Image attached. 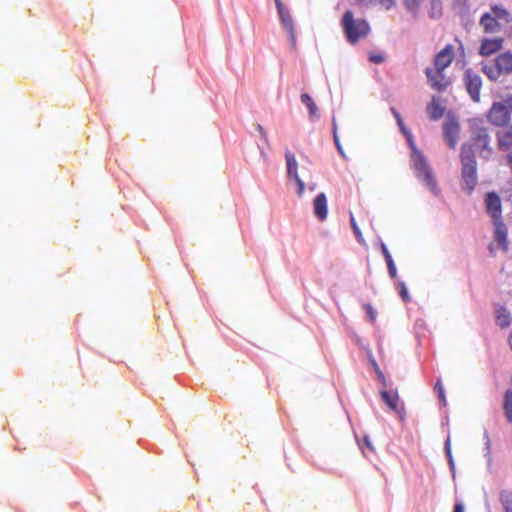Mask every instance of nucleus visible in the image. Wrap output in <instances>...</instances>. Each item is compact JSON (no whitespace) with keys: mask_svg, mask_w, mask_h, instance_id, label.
Here are the masks:
<instances>
[{"mask_svg":"<svg viewBox=\"0 0 512 512\" xmlns=\"http://www.w3.org/2000/svg\"><path fill=\"white\" fill-rule=\"evenodd\" d=\"M483 73L491 81H497L502 75L512 73V53L504 52L498 55L493 63L483 67Z\"/></svg>","mask_w":512,"mask_h":512,"instance_id":"423d86ee","label":"nucleus"},{"mask_svg":"<svg viewBox=\"0 0 512 512\" xmlns=\"http://www.w3.org/2000/svg\"><path fill=\"white\" fill-rule=\"evenodd\" d=\"M425 74L430 86L438 92L445 91L451 84L450 78L444 74V71H437L435 67L434 69L427 67Z\"/></svg>","mask_w":512,"mask_h":512,"instance_id":"6e6552de","label":"nucleus"},{"mask_svg":"<svg viewBox=\"0 0 512 512\" xmlns=\"http://www.w3.org/2000/svg\"><path fill=\"white\" fill-rule=\"evenodd\" d=\"M333 139H334V143H335V145L337 147V150H338L339 154L344 159H346L347 158L346 154H345V152H344V150H343V148H342V146L340 144V141H339V137H338V134H337V126H336L335 122H333Z\"/></svg>","mask_w":512,"mask_h":512,"instance_id":"bb28decb","label":"nucleus"},{"mask_svg":"<svg viewBox=\"0 0 512 512\" xmlns=\"http://www.w3.org/2000/svg\"><path fill=\"white\" fill-rule=\"evenodd\" d=\"M363 307H364V309H365V311H366V313H367V315H368V317H369L370 321H371L372 323H374V322L376 321V317H377V312H376V310H375V309H374L370 304H368V303H367V304H364V306H363Z\"/></svg>","mask_w":512,"mask_h":512,"instance_id":"c756f323","label":"nucleus"},{"mask_svg":"<svg viewBox=\"0 0 512 512\" xmlns=\"http://www.w3.org/2000/svg\"><path fill=\"white\" fill-rule=\"evenodd\" d=\"M434 389L437 391L438 397H439L440 401L442 402V404L445 405L446 397H445L443 385L441 383V379L437 380Z\"/></svg>","mask_w":512,"mask_h":512,"instance_id":"c85d7f7f","label":"nucleus"},{"mask_svg":"<svg viewBox=\"0 0 512 512\" xmlns=\"http://www.w3.org/2000/svg\"><path fill=\"white\" fill-rule=\"evenodd\" d=\"M500 500L505 509V512H512V494H501Z\"/></svg>","mask_w":512,"mask_h":512,"instance_id":"a878e982","label":"nucleus"},{"mask_svg":"<svg viewBox=\"0 0 512 512\" xmlns=\"http://www.w3.org/2000/svg\"><path fill=\"white\" fill-rule=\"evenodd\" d=\"M293 179L295 180V182L297 183V186H298L297 193H298L299 196H301L303 194V192H304L305 184L300 179L299 176L294 177Z\"/></svg>","mask_w":512,"mask_h":512,"instance_id":"72a5a7b5","label":"nucleus"},{"mask_svg":"<svg viewBox=\"0 0 512 512\" xmlns=\"http://www.w3.org/2000/svg\"><path fill=\"white\" fill-rule=\"evenodd\" d=\"M301 101L308 108L311 117H314L317 115V111H318L317 105L315 104V102L313 101V99L311 98V96L309 94L303 93L301 95Z\"/></svg>","mask_w":512,"mask_h":512,"instance_id":"aec40b11","label":"nucleus"},{"mask_svg":"<svg viewBox=\"0 0 512 512\" xmlns=\"http://www.w3.org/2000/svg\"><path fill=\"white\" fill-rule=\"evenodd\" d=\"M350 221H351V225H352V228H353V230H354L355 234H356V235H360L361 233H360V231H359V228H358V226H357V224H356L355 219H354V217H353V216H351Z\"/></svg>","mask_w":512,"mask_h":512,"instance_id":"4c0bfd02","label":"nucleus"},{"mask_svg":"<svg viewBox=\"0 0 512 512\" xmlns=\"http://www.w3.org/2000/svg\"><path fill=\"white\" fill-rule=\"evenodd\" d=\"M503 46L502 38H486L483 39L480 45L479 54L482 56H490L497 51L501 50Z\"/></svg>","mask_w":512,"mask_h":512,"instance_id":"ddd939ff","label":"nucleus"},{"mask_svg":"<svg viewBox=\"0 0 512 512\" xmlns=\"http://www.w3.org/2000/svg\"><path fill=\"white\" fill-rule=\"evenodd\" d=\"M506 159H507V164L512 171V151L507 155Z\"/></svg>","mask_w":512,"mask_h":512,"instance_id":"79ce46f5","label":"nucleus"},{"mask_svg":"<svg viewBox=\"0 0 512 512\" xmlns=\"http://www.w3.org/2000/svg\"><path fill=\"white\" fill-rule=\"evenodd\" d=\"M490 11L495 16L496 21L501 24V27L512 23V15L503 5L494 4Z\"/></svg>","mask_w":512,"mask_h":512,"instance_id":"dca6fc26","label":"nucleus"},{"mask_svg":"<svg viewBox=\"0 0 512 512\" xmlns=\"http://www.w3.org/2000/svg\"><path fill=\"white\" fill-rule=\"evenodd\" d=\"M505 236L501 233V231L498 229L497 230V240L499 242H501L502 240H504Z\"/></svg>","mask_w":512,"mask_h":512,"instance_id":"c03bdc74","label":"nucleus"},{"mask_svg":"<svg viewBox=\"0 0 512 512\" xmlns=\"http://www.w3.org/2000/svg\"><path fill=\"white\" fill-rule=\"evenodd\" d=\"M487 213L498 220L501 216V199L495 192H489L485 198Z\"/></svg>","mask_w":512,"mask_h":512,"instance_id":"f8f14e48","label":"nucleus"},{"mask_svg":"<svg viewBox=\"0 0 512 512\" xmlns=\"http://www.w3.org/2000/svg\"><path fill=\"white\" fill-rule=\"evenodd\" d=\"M393 114L397 120V124H398L401 132L406 136V138H407L408 142L410 143V145L412 146V148H414L412 134L405 126L400 114L397 111H393Z\"/></svg>","mask_w":512,"mask_h":512,"instance_id":"412c9836","label":"nucleus"},{"mask_svg":"<svg viewBox=\"0 0 512 512\" xmlns=\"http://www.w3.org/2000/svg\"><path fill=\"white\" fill-rule=\"evenodd\" d=\"M313 207L314 214L317 217V219L320 221H324L328 215L327 198L324 193H319L315 197L313 201Z\"/></svg>","mask_w":512,"mask_h":512,"instance_id":"2eb2a0df","label":"nucleus"},{"mask_svg":"<svg viewBox=\"0 0 512 512\" xmlns=\"http://www.w3.org/2000/svg\"><path fill=\"white\" fill-rule=\"evenodd\" d=\"M479 24L485 33H495L501 30V24L496 21L491 11L482 14Z\"/></svg>","mask_w":512,"mask_h":512,"instance_id":"4468645a","label":"nucleus"},{"mask_svg":"<svg viewBox=\"0 0 512 512\" xmlns=\"http://www.w3.org/2000/svg\"><path fill=\"white\" fill-rule=\"evenodd\" d=\"M274 1H275V4H276L277 11L283 10L285 8V6L281 2V0H274Z\"/></svg>","mask_w":512,"mask_h":512,"instance_id":"a19ab883","label":"nucleus"},{"mask_svg":"<svg viewBox=\"0 0 512 512\" xmlns=\"http://www.w3.org/2000/svg\"><path fill=\"white\" fill-rule=\"evenodd\" d=\"M382 400L393 411H399V397L398 394L390 391L383 390L380 392Z\"/></svg>","mask_w":512,"mask_h":512,"instance_id":"a211bd4d","label":"nucleus"},{"mask_svg":"<svg viewBox=\"0 0 512 512\" xmlns=\"http://www.w3.org/2000/svg\"><path fill=\"white\" fill-rule=\"evenodd\" d=\"M504 411L509 422H512V391L508 390L504 396Z\"/></svg>","mask_w":512,"mask_h":512,"instance_id":"4be33fe9","label":"nucleus"},{"mask_svg":"<svg viewBox=\"0 0 512 512\" xmlns=\"http://www.w3.org/2000/svg\"><path fill=\"white\" fill-rule=\"evenodd\" d=\"M280 21L285 28L286 32L289 35V41L293 48H296L297 40H296V32L294 27V21L293 18L287 8H284L283 10L278 11Z\"/></svg>","mask_w":512,"mask_h":512,"instance_id":"9b49d317","label":"nucleus"},{"mask_svg":"<svg viewBox=\"0 0 512 512\" xmlns=\"http://www.w3.org/2000/svg\"><path fill=\"white\" fill-rule=\"evenodd\" d=\"M453 8L459 13V14H467L470 10V0H454L453 1Z\"/></svg>","mask_w":512,"mask_h":512,"instance_id":"5701e85b","label":"nucleus"},{"mask_svg":"<svg viewBox=\"0 0 512 512\" xmlns=\"http://www.w3.org/2000/svg\"><path fill=\"white\" fill-rule=\"evenodd\" d=\"M509 345H510V347H511V349H512V334H511V335H510V337H509Z\"/></svg>","mask_w":512,"mask_h":512,"instance_id":"49530a36","label":"nucleus"},{"mask_svg":"<svg viewBox=\"0 0 512 512\" xmlns=\"http://www.w3.org/2000/svg\"><path fill=\"white\" fill-rule=\"evenodd\" d=\"M256 130L259 132V134H260L261 138L264 140V142L268 144V135H267L265 129L263 128V126L260 124H257Z\"/></svg>","mask_w":512,"mask_h":512,"instance_id":"f704fd0d","label":"nucleus"},{"mask_svg":"<svg viewBox=\"0 0 512 512\" xmlns=\"http://www.w3.org/2000/svg\"><path fill=\"white\" fill-rule=\"evenodd\" d=\"M497 324L501 327H507L510 324V316L505 309H501L497 312Z\"/></svg>","mask_w":512,"mask_h":512,"instance_id":"b1692460","label":"nucleus"},{"mask_svg":"<svg viewBox=\"0 0 512 512\" xmlns=\"http://www.w3.org/2000/svg\"><path fill=\"white\" fill-rule=\"evenodd\" d=\"M412 162L416 176L421 178L433 193L437 194L439 192L437 182L424 155L413 149Z\"/></svg>","mask_w":512,"mask_h":512,"instance_id":"39448f33","label":"nucleus"},{"mask_svg":"<svg viewBox=\"0 0 512 512\" xmlns=\"http://www.w3.org/2000/svg\"><path fill=\"white\" fill-rule=\"evenodd\" d=\"M424 1L425 0H404V5L409 12L416 14Z\"/></svg>","mask_w":512,"mask_h":512,"instance_id":"393cba45","label":"nucleus"},{"mask_svg":"<svg viewBox=\"0 0 512 512\" xmlns=\"http://www.w3.org/2000/svg\"><path fill=\"white\" fill-rule=\"evenodd\" d=\"M453 512H464V507L461 503H456Z\"/></svg>","mask_w":512,"mask_h":512,"instance_id":"ea45409f","label":"nucleus"},{"mask_svg":"<svg viewBox=\"0 0 512 512\" xmlns=\"http://www.w3.org/2000/svg\"><path fill=\"white\" fill-rule=\"evenodd\" d=\"M432 10L433 14L432 17H438L441 14V4L438 1L432 2Z\"/></svg>","mask_w":512,"mask_h":512,"instance_id":"2f4dec72","label":"nucleus"},{"mask_svg":"<svg viewBox=\"0 0 512 512\" xmlns=\"http://www.w3.org/2000/svg\"><path fill=\"white\" fill-rule=\"evenodd\" d=\"M446 448H447V452L450 453V448L448 446Z\"/></svg>","mask_w":512,"mask_h":512,"instance_id":"de8ad7c7","label":"nucleus"},{"mask_svg":"<svg viewBox=\"0 0 512 512\" xmlns=\"http://www.w3.org/2000/svg\"><path fill=\"white\" fill-rule=\"evenodd\" d=\"M370 61L375 64H380L384 62L385 57L382 54H371L369 57Z\"/></svg>","mask_w":512,"mask_h":512,"instance_id":"473e14b6","label":"nucleus"},{"mask_svg":"<svg viewBox=\"0 0 512 512\" xmlns=\"http://www.w3.org/2000/svg\"><path fill=\"white\" fill-rule=\"evenodd\" d=\"M426 111L429 118L434 121L440 119L444 113V109L435 97H432L431 102L427 105Z\"/></svg>","mask_w":512,"mask_h":512,"instance_id":"f3484780","label":"nucleus"},{"mask_svg":"<svg viewBox=\"0 0 512 512\" xmlns=\"http://www.w3.org/2000/svg\"><path fill=\"white\" fill-rule=\"evenodd\" d=\"M455 58L454 46L447 44L434 57V67L437 71H444Z\"/></svg>","mask_w":512,"mask_h":512,"instance_id":"9d476101","label":"nucleus"},{"mask_svg":"<svg viewBox=\"0 0 512 512\" xmlns=\"http://www.w3.org/2000/svg\"><path fill=\"white\" fill-rule=\"evenodd\" d=\"M385 261H386V264H387V268L395 266V263H394L392 257H390L388 259H385Z\"/></svg>","mask_w":512,"mask_h":512,"instance_id":"37998d69","label":"nucleus"},{"mask_svg":"<svg viewBox=\"0 0 512 512\" xmlns=\"http://www.w3.org/2000/svg\"><path fill=\"white\" fill-rule=\"evenodd\" d=\"M464 82L471 99L474 102H478L480 100V91L482 88V80L480 75L469 68L465 70Z\"/></svg>","mask_w":512,"mask_h":512,"instance_id":"0eeeda50","label":"nucleus"},{"mask_svg":"<svg viewBox=\"0 0 512 512\" xmlns=\"http://www.w3.org/2000/svg\"><path fill=\"white\" fill-rule=\"evenodd\" d=\"M359 3L372 2V0H357ZM386 9H390L394 5L393 0H378Z\"/></svg>","mask_w":512,"mask_h":512,"instance_id":"7c9ffc66","label":"nucleus"},{"mask_svg":"<svg viewBox=\"0 0 512 512\" xmlns=\"http://www.w3.org/2000/svg\"><path fill=\"white\" fill-rule=\"evenodd\" d=\"M443 135L450 149H455L460 136V124L454 118H449L443 123Z\"/></svg>","mask_w":512,"mask_h":512,"instance_id":"1a4fd4ad","label":"nucleus"},{"mask_svg":"<svg viewBox=\"0 0 512 512\" xmlns=\"http://www.w3.org/2000/svg\"><path fill=\"white\" fill-rule=\"evenodd\" d=\"M286 164H287V172L289 178H294L299 176L297 173L298 164L295 158V155L287 151L285 154Z\"/></svg>","mask_w":512,"mask_h":512,"instance_id":"6ab92c4d","label":"nucleus"},{"mask_svg":"<svg viewBox=\"0 0 512 512\" xmlns=\"http://www.w3.org/2000/svg\"><path fill=\"white\" fill-rule=\"evenodd\" d=\"M469 131V139L462 144L460 152L463 153L467 148L471 155L478 153L481 158L489 159L494 153L489 128L474 119L469 122Z\"/></svg>","mask_w":512,"mask_h":512,"instance_id":"f03ea898","label":"nucleus"},{"mask_svg":"<svg viewBox=\"0 0 512 512\" xmlns=\"http://www.w3.org/2000/svg\"><path fill=\"white\" fill-rule=\"evenodd\" d=\"M487 122L497 128L495 133L497 148L500 151L512 149V94L504 101H494L486 112Z\"/></svg>","mask_w":512,"mask_h":512,"instance_id":"f257e3e1","label":"nucleus"},{"mask_svg":"<svg viewBox=\"0 0 512 512\" xmlns=\"http://www.w3.org/2000/svg\"><path fill=\"white\" fill-rule=\"evenodd\" d=\"M461 162V178L464 183V189L467 193H471L477 184V162L475 155H471L470 151L465 148L464 152H460Z\"/></svg>","mask_w":512,"mask_h":512,"instance_id":"20e7f679","label":"nucleus"},{"mask_svg":"<svg viewBox=\"0 0 512 512\" xmlns=\"http://www.w3.org/2000/svg\"><path fill=\"white\" fill-rule=\"evenodd\" d=\"M381 251H382V254L385 259L392 257L388 248L386 247V245L384 243L381 244Z\"/></svg>","mask_w":512,"mask_h":512,"instance_id":"e433bc0d","label":"nucleus"},{"mask_svg":"<svg viewBox=\"0 0 512 512\" xmlns=\"http://www.w3.org/2000/svg\"><path fill=\"white\" fill-rule=\"evenodd\" d=\"M340 25L347 42L351 45L366 39L371 32L369 22L364 18H355L351 10H346L343 13Z\"/></svg>","mask_w":512,"mask_h":512,"instance_id":"7ed1b4c3","label":"nucleus"},{"mask_svg":"<svg viewBox=\"0 0 512 512\" xmlns=\"http://www.w3.org/2000/svg\"><path fill=\"white\" fill-rule=\"evenodd\" d=\"M375 370H376V373H377V376H378L379 381L382 383V385H383L384 387H386V386H387V384H386L385 376H384V374L382 373V371L379 369V367H378V365H377V364H375Z\"/></svg>","mask_w":512,"mask_h":512,"instance_id":"c9c22d12","label":"nucleus"},{"mask_svg":"<svg viewBox=\"0 0 512 512\" xmlns=\"http://www.w3.org/2000/svg\"><path fill=\"white\" fill-rule=\"evenodd\" d=\"M397 288H398L399 295L402 298V300L405 303L409 302L410 301V296H409V293H408V290H407V287H406L405 283L402 282V281L398 282Z\"/></svg>","mask_w":512,"mask_h":512,"instance_id":"cd10ccee","label":"nucleus"},{"mask_svg":"<svg viewBox=\"0 0 512 512\" xmlns=\"http://www.w3.org/2000/svg\"><path fill=\"white\" fill-rule=\"evenodd\" d=\"M364 442H365L366 446H367L371 451H373V450H374V448L372 447V445H371V443H370V441H369L368 437H365V438H364Z\"/></svg>","mask_w":512,"mask_h":512,"instance_id":"a18cd8bd","label":"nucleus"},{"mask_svg":"<svg viewBox=\"0 0 512 512\" xmlns=\"http://www.w3.org/2000/svg\"><path fill=\"white\" fill-rule=\"evenodd\" d=\"M388 273L392 279H395L397 277V269L396 266L388 268Z\"/></svg>","mask_w":512,"mask_h":512,"instance_id":"58836bf2","label":"nucleus"}]
</instances>
